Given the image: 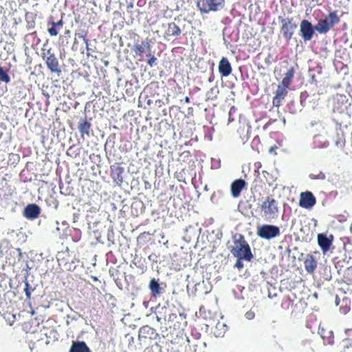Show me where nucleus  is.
<instances>
[{"instance_id":"obj_24","label":"nucleus","mask_w":352,"mask_h":352,"mask_svg":"<svg viewBox=\"0 0 352 352\" xmlns=\"http://www.w3.org/2000/svg\"><path fill=\"white\" fill-rule=\"evenodd\" d=\"M340 352H352V340L351 339H345L344 340L341 344Z\"/></svg>"},{"instance_id":"obj_26","label":"nucleus","mask_w":352,"mask_h":352,"mask_svg":"<svg viewBox=\"0 0 352 352\" xmlns=\"http://www.w3.org/2000/svg\"><path fill=\"white\" fill-rule=\"evenodd\" d=\"M292 305V301L289 297H285L281 301V307L285 309H288Z\"/></svg>"},{"instance_id":"obj_1","label":"nucleus","mask_w":352,"mask_h":352,"mask_svg":"<svg viewBox=\"0 0 352 352\" xmlns=\"http://www.w3.org/2000/svg\"><path fill=\"white\" fill-rule=\"evenodd\" d=\"M232 239L233 245L230 249L232 254L234 257L243 258L245 261H251L254 256L250 246L244 236L241 234H235L233 235Z\"/></svg>"},{"instance_id":"obj_10","label":"nucleus","mask_w":352,"mask_h":352,"mask_svg":"<svg viewBox=\"0 0 352 352\" xmlns=\"http://www.w3.org/2000/svg\"><path fill=\"white\" fill-rule=\"evenodd\" d=\"M300 31L301 36L305 41L311 40L314 34V27L311 22L307 19H303L300 24Z\"/></svg>"},{"instance_id":"obj_42","label":"nucleus","mask_w":352,"mask_h":352,"mask_svg":"<svg viewBox=\"0 0 352 352\" xmlns=\"http://www.w3.org/2000/svg\"><path fill=\"white\" fill-rule=\"evenodd\" d=\"M148 104H150L151 103V100H148V102H147Z\"/></svg>"},{"instance_id":"obj_9","label":"nucleus","mask_w":352,"mask_h":352,"mask_svg":"<svg viewBox=\"0 0 352 352\" xmlns=\"http://www.w3.org/2000/svg\"><path fill=\"white\" fill-rule=\"evenodd\" d=\"M162 26L164 29V38L166 41L177 38L182 34L181 28L175 22L163 23Z\"/></svg>"},{"instance_id":"obj_5","label":"nucleus","mask_w":352,"mask_h":352,"mask_svg":"<svg viewBox=\"0 0 352 352\" xmlns=\"http://www.w3.org/2000/svg\"><path fill=\"white\" fill-rule=\"evenodd\" d=\"M225 6V0H199L197 7L201 13H209L221 10Z\"/></svg>"},{"instance_id":"obj_25","label":"nucleus","mask_w":352,"mask_h":352,"mask_svg":"<svg viewBox=\"0 0 352 352\" xmlns=\"http://www.w3.org/2000/svg\"><path fill=\"white\" fill-rule=\"evenodd\" d=\"M9 69H4V68L0 66V81L3 82L6 84L9 83L10 81V78L8 75Z\"/></svg>"},{"instance_id":"obj_37","label":"nucleus","mask_w":352,"mask_h":352,"mask_svg":"<svg viewBox=\"0 0 352 352\" xmlns=\"http://www.w3.org/2000/svg\"><path fill=\"white\" fill-rule=\"evenodd\" d=\"M184 101H185V102H186V103H189V102H190V98H189V97H188V96L185 97V98H184Z\"/></svg>"},{"instance_id":"obj_35","label":"nucleus","mask_w":352,"mask_h":352,"mask_svg":"<svg viewBox=\"0 0 352 352\" xmlns=\"http://www.w3.org/2000/svg\"><path fill=\"white\" fill-rule=\"evenodd\" d=\"M245 316L248 320H252L254 318L255 314L253 311L250 310L245 313Z\"/></svg>"},{"instance_id":"obj_43","label":"nucleus","mask_w":352,"mask_h":352,"mask_svg":"<svg viewBox=\"0 0 352 352\" xmlns=\"http://www.w3.org/2000/svg\"><path fill=\"white\" fill-rule=\"evenodd\" d=\"M155 32H156L157 34H159V30H157Z\"/></svg>"},{"instance_id":"obj_2","label":"nucleus","mask_w":352,"mask_h":352,"mask_svg":"<svg viewBox=\"0 0 352 352\" xmlns=\"http://www.w3.org/2000/svg\"><path fill=\"white\" fill-rule=\"evenodd\" d=\"M295 74L294 67H290L285 74L280 85H278L275 91V96L272 99V104L274 107H279L282 104L283 100L287 94V89L291 85Z\"/></svg>"},{"instance_id":"obj_31","label":"nucleus","mask_w":352,"mask_h":352,"mask_svg":"<svg viewBox=\"0 0 352 352\" xmlns=\"http://www.w3.org/2000/svg\"><path fill=\"white\" fill-rule=\"evenodd\" d=\"M310 177L311 179H324L325 175L323 173L320 172L318 175H314L313 173L311 174Z\"/></svg>"},{"instance_id":"obj_40","label":"nucleus","mask_w":352,"mask_h":352,"mask_svg":"<svg viewBox=\"0 0 352 352\" xmlns=\"http://www.w3.org/2000/svg\"><path fill=\"white\" fill-rule=\"evenodd\" d=\"M336 305H339V299L338 298H336Z\"/></svg>"},{"instance_id":"obj_22","label":"nucleus","mask_w":352,"mask_h":352,"mask_svg":"<svg viewBox=\"0 0 352 352\" xmlns=\"http://www.w3.org/2000/svg\"><path fill=\"white\" fill-rule=\"evenodd\" d=\"M91 124L85 120H82L78 124V130L82 136L89 135L91 129Z\"/></svg>"},{"instance_id":"obj_21","label":"nucleus","mask_w":352,"mask_h":352,"mask_svg":"<svg viewBox=\"0 0 352 352\" xmlns=\"http://www.w3.org/2000/svg\"><path fill=\"white\" fill-rule=\"evenodd\" d=\"M122 173H123V168L119 166L111 167V176L116 182H122V180H123V178L122 176Z\"/></svg>"},{"instance_id":"obj_17","label":"nucleus","mask_w":352,"mask_h":352,"mask_svg":"<svg viewBox=\"0 0 352 352\" xmlns=\"http://www.w3.org/2000/svg\"><path fill=\"white\" fill-rule=\"evenodd\" d=\"M318 243L324 253L327 252L331 245V240H330L324 234H318Z\"/></svg>"},{"instance_id":"obj_23","label":"nucleus","mask_w":352,"mask_h":352,"mask_svg":"<svg viewBox=\"0 0 352 352\" xmlns=\"http://www.w3.org/2000/svg\"><path fill=\"white\" fill-rule=\"evenodd\" d=\"M145 47H146L148 49L150 48V44L147 41H142V44L134 45L133 52H135V55H142L145 52Z\"/></svg>"},{"instance_id":"obj_18","label":"nucleus","mask_w":352,"mask_h":352,"mask_svg":"<svg viewBox=\"0 0 352 352\" xmlns=\"http://www.w3.org/2000/svg\"><path fill=\"white\" fill-rule=\"evenodd\" d=\"M319 333L323 340V343L324 345H331L333 344L334 336L331 331L321 329L319 330Z\"/></svg>"},{"instance_id":"obj_4","label":"nucleus","mask_w":352,"mask_h":352,"mask_svg":"<svg viewBox=\"0 0 352 352\" xmlns=\"http://www.w3.org/2000/svg\"><path fill=\"white\" fill-rule=\"evenodd\" d=\"M261 208L266 217L272 219L276 218L279 211L278 202L273 196H267L261 204Z\"/></svg>"},{"instance_id":"obj_6","label":"nucleus","mask_w":352,"mask_h":352,"mask_svg":"<svg viewBox=\"0 0 352 352\" xmlns=\"http://www.w3.org/2000/svg\"><path fill=\"white\" fill-rule=\"evenodd\" d=\"M279 21L281 23L280 30L283 34V38L289 41L292 39L296 29L297 28V24L294 21L293 18L284 19L281 16L278 17Z\"/></svg>"},{"instance_id":"obj_16","label":"nucleus","mask_w":352,"mask_h":352,"mask_svg":"<svg viewBox=\"0 0 352 352\" xmlns=\"http://www.w3.org/2000/svg\"><path fill=\"white\" fill-rule=\"evenodd\" d=\"M304 267L305 270L311 274L313 273L317 267V261L311 254H307L304 261Z\"/></svg>"},{"instance_id":"obj_3","label":"nucleus","mask_w":352,"mask_h":352,"mask_svg":"<svg viewBox=\"0 0 352 352\" xmlns=\"http://www.w3.org/2000/svg\"><path fill=\"white\" fill-rule=\"evenodd\" d=\"M340 22V17L336 11L329 13L325 19H320L314 26L315 30L320 34H326Z\"/></svg>"},{"instance_id":"obj_32","label":"nucleus","mask_w":352,"mask_h":352,"mask_svg":"<svg viewBox=\"0 0 352 352\" xmlns=\"http://www.w3.org/2000/svg\"><path fill=\"white\" fill-rule=\"evenodd\" d=\"M147 56L149 57V59L148 60V64L152 67L153 65V64L155 63V62L156 61V58L154 56V55L151 54H147Z\"/></svg>"},{"instance_id":"obj_11","label":"nucleus","mask_w":352,"mask_h":352,"mask_svg":"<svg viewBox=\"0 0 352 352\" xmlns=\"http://www.w3.org/2000/svg\"><path fill=\"white\" fill-rule=\"evenodd\" d=\"M316 203V197L310 191L302 192L300 195L299 206L303 208L311 209Z\"/></svg>"},{"instance_id":"obj_8","label":"nucleus","mask_w":352,"mask_h":352,"mask_svg":"<svg viewBox=\"0 0 352 352\" xmlns=\"http://www.w3.org/2000/svg\"><path fill=\"white\" fill-rule=\"evenodd\" d=\"M279 227L274 225L265 224L258 227V236L264 239H271L280 235Z\"/></svg>"},{"instance_id":"obj_28","label":"nucleus","mask_w":352,"mask_h":352,"mask_svg":"<svg viewBox=\"0 0 352 352\" xmlns=\"http://www.w3.org/2000/svg\"><path fill=\"white\" fill-rule=\"evenodd\" d=\"M32 291V289L31 288L29 283L25 282L24 292L25 293V295H26V297L28 299L31 298Z\"/></svg>"},{"instance_id":"obj_19","label":"nucleus","mask_w":352,"mask_h":352,"mask_svg":"<svg viewBox=\"0 0 352 352\" xmlns=\"http://www.w3.org/2000/svg\"><path fill=\"white\" fill-rule=\"evenodd\" d=\"M148 287L151 295L154 297H157L162 294V288L160 287L158 280L154 278L150 280Z\"/></svg>"},{"instance_id":"obj_33","label":"nucleus","mask_w":352,"mask_h":352,"mask_svg":"<svg viewBox=\"0 0 352 352\" xmlns=\"http://www.w3.org/2000/svg\"><path fill=\"white\" fill-rule=\"evenodd\" d=\"M48 24H50V25H53V26H55V27H56V28H58V27H62V26H63V20H62V19L59 20V21H57V22H54V21H49V22H48Z\"/></svg>"},{"instance_id":"obj_41","label":"nucleus","mask_w":352,"mask_h":352,"mask_svg":"<svg viewBox=\"0 0 352 352\" xmlns=\"http://www.w3.org/2000/svg\"><path fill=\"white\" fill-rule=\"evenodd\" d=\"M347 301H348V300H347V299H346V298H343V300H342V302H346Z\"/></svg>"},{"instance_id":"obj_44","label":"nucleus","mask_w":352,"mask_h":352,"mask_svg":"<svg viewBox=\"0 0 352 352\" xmlns=\"http://www.w3.org/2000/svg\"><path fill=\"white\" fill-rule=\"evenodd\" d=\"M173 352H179V351H173Z\"/></svg>"},{"instance_id":"obj_29","label":"nucleus","mask_w":352,"mask_h":352,"mask_svg":"<svg viewBox=\"0 0 352 352\" xmlns=\"http://www.w3.org/2000/svg\"><path fill=\"white\" fill-rule=\"evenodd\" d=\"M236 261L234 264V267L237 268L238 270H242L244 267L243 261H244L243 258H240V257H236Z\"/></svg>"},{"instance_id":"obj_34","label":"nucleus","mask_w":352,"mask_h":352,"mask_svg":"<svg viewBox=\"0 0 352 352\" xmlns=\"http://www.w3.org/2000/svg\"><path fill=\"white\" fill-rule=\"evenodd\" d=\"M151 329V328L148 326H144L142 328H140L139 331L140 336L146 337V336L144 335V332L148 331Z\"/></svg>"},{"instance_id":"obj_12","label":"nucleus","mask_w":352,"mask_h":352,"mask_svg":"<svg viewBox=\"0 0 352 352\" xmlns=\"http://www.w3.org/2000/svg\"><path fill=\"white\" fill-rule=\"evenodd\" d=\"M41 214V208L36 204H28L23 210V215L28 219H35Z\"/></svg>"},{"instance_id":"obj_20","label":"nucleus","mask_w":352,"mask_h":352,"mask_svg":"<svg viewBox=\"0 0 352 352\" xmlns=\"http://www.w3.org/2000/svg\"><path fill=\"white\" fill-rule=\"evenodd\" d=\"M69 352H91L84 342H73Z\"/></svg>"},{"instance_id":"obj_36","label":"nucleus","mask_w":352,"mask_h":352,"mask_svg":"<svg viewBox=\"0 0 352 352\" xmlns=\"http://www.w3.org/2000/svg\"><path fill=\"white\" fill-rule=\"evenodd\" d=\"M340 308L342 311V312L344 314L348 312L350 310V307L347 306L346 304L343 307L342 306H340Z\"/></svg>"},{"instance_id":"obj_13","label":"nucleus","mask_w":352,"mask_h":352,"mask_svg":"<svg viewBox=\"0 0 352 352\" xmlns=\"http://www.w3.org/2000/svg\"><path fill=\"white\" fill-rule=\"evenodd\" d=\"M246 182L243 179H238L234 180L230 186V190L232 196L234 198L238 197L242 190L245 187Z\"/></svg>"},{"instance_id":"obj_30","label":"nucleus","mask_w":352,"mask_h":352,"mask_svg":"<svg viewBox=\"0 0 352 352\" xmlns=\"http://www.w3.org/2000/svg\"><path fill=\"white\" fill-rule=\"evenodd\" d=\"M48 33L52 36H56L58 34V31L57 30V28L55 26L52 25L51 28H49L47 30Z\"/></svg>"},{"instance_id":"obj_39","label":"nucleus","mask_w":352,"mask_h":352,"mask_svg":"<svg viewBox=\"0 0 352 352\" xmlns=\"http://www.w3.org/2000/svg\"><path fill=\"white\" fill-rule=\"evenodd\" d=\"M91 278H92V280H93L94 281H97V280H98V278H97V277H96V276H92V277H91Z\"/></svg>"},{"instance_id":"obj_27","label":"nucleus","mask_w":352,"mask_h":352,"mask_svg":"<svg viewBox=\"0 0 352 352\" xmlns=\"http://www.w3.org/2000/svg\"><path fill=\"white\" fill-rule=\"evenodd\" d=\"M218 88L217 87H212L208 92H207V96L208 98H210L212 100L216 99L217 96L215 94L216 92H218Z\"/></svg>"},{"instance_id":"obj_14","label":"nucleus","mask_w":352,"mask_h":352,"mask_svg":"<svg viewBox=\"0 0 352 352\" xmlns=\"http://www.w3.org/2000/svg\"><path fill=\"white\" fill-rule=\"evenodd\" d=\"M177 318V314L170 313V310L166 307H163L157 313V320L162 322V320L173 321Z\"/></svg>"},{"instance_id":"obj_15","label":"nucleus","mask_w":352,"mask_h":352,"mask_svg":"<svg viewBox=\"0 0 352 352\" xmlns=\"http://www.w3.org/2000/svg\"><path fill=\"white\" fill-rule=\"evenodd\" d=\"M232 71V65L228 59L223 57L219 63V72L223 77L228 76Z\"/></svg>"},{"instance_id":"obj_7","label":"nucleus","mask_w":352,"mask_h":352,"mask_svg":"<svg viewBox=\"0 0 352 352\" xmlns=\"http://www.w3.org/2000/svg\"><path fill=\"white\" fill-rule=\"evenodd\" d=\"M44 50L45 49H43V52H44ZM42 56L43 58H45V64L49 70L52 73L57 74L59 76L61 73L59 62L54 53L52 52V48H49L46 52H43Z\"/></svg>"},{"instance_id":"obj_38","label":"nucleus","mask_w":352,"mask_h":352,"mask_svg":"<svg viewBox=\"0 0 352 352\" xmlns=\"http://www.w3.org/2000/svg\"><path fill=\"white\" fill-rule=\"evenodd\" d=\"M82 37H83V39L85 41V43H87L88 39L86 38V36H83Z\"/></svg>"}]
</instances>
